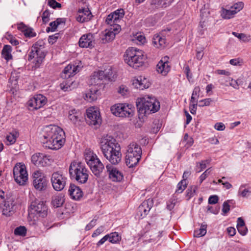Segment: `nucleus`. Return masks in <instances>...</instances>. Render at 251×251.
Masks as SVG:
<instances>
[{
    "label": "nucleus",
    "instance_id": "f257e3e1",
    "mask_svg": "<svg viewBox=\"0 0 251 251\" xmlns=\"http://www.w3.org/2000/svg\"><path fill=\"white\" fill-rule=\"evenodd\" d=\"M43 143L46 148L53 150L60 149L65 142V133L60 127L50 125L44 127Z\"/></svg>",
    "mask_w": 251,
    "mask_h": 251
},
{
    "label": "nucleus",
    "instance_id": "f03ea898",
    "mask_svg": "<svg viewBox=\"0 0 251 251\" xmlns=\"http://www.w3.org/2000/svg\"><path fill=\"white\" fill-rule=\"evenodd\" d=\"M30 213L33 215V220L30 225L41 227L43 226L44 229H48L52 227L51 223L46 221L45 218L48 215V206L42 201L35 200L30 205Z\"/></svg>",
    "mask_w": 251,
    "mask_h": 251
},
{
    "label": "nucleus",
    "instance_id": "7ed1b4c3",
    "mask_svg": "<svg viewBox=\"0 0 251 251\" xmlns=\"http://www.w3.org/2000/svg\"><path fill=\"white\" fill-rule=\"evenodd\" d=\"M136 106L140 116L155 113L160 109V102L152 96H145L138 98Z\"/></svg>",
    "mask_w": 251,
    "mask_h": 251
},
{
    "label": "nucleus",
    "instance_id": "20e7f679",
    "mask_svg": "<svg viewBox=\"0 0 251 251\" xmlns=\"http://www.w3.org/2000/svg\"><path fill=\"white\" fill-rule=\"evenodd\" d=\"M69 172L71 178L78 183L84 184L87 182L89 171L84 163L77 161L72 162L69 166Z\"/></svg>",
    "mask_w": 251,
    "mask_h": 251
},
{
    "label": "nucleus",
    "instance_id": "39448f33",
    "mask_svg": "<svg viewBox=\"0 0 251 251\" xmlns=\"http://www.w3.org/2000/svg\"><path fill=\"white\" fill-rule=\"evenodd\" d=\"M44 45L43 40H38L32 45L28 54V60L34 64L36 68L40 67L45 57L46 53L44 51Z\"/></svg>",
    "mask_w": 251,
    "mask_h": 251
},
{
    "label": "nucleus",
    "instance_id": "423d86ee",
    "mask_svg": "<svg viewBox=\"0 0 251 251\" xmlns=\"http://www.w3.org/2000/svg\"><path fill=\"white\" fill-rule=\"evenodd\" d=\"M124 58L126 62L135 69L141 66L145 60L143 51L133 47L129 48L126 50Z\"/></svg>",
    "mask_w": 251,
    "mask_h": 251
},
{
    "label": "nucleus",
    "instance_id": "0eeeda50",
    "mask_svg": "<svg viewBox=\"0 0 251 251\" xmlns=\"http://www.w3.org/2000/svg\"><path fill=\"white\" fill-rule=\"evenodd\" d=\"M84 158L92 173L97 177H100L104 166L97 155L90 150H86L84 152Z\"/></svg>",
    "mask_w": 251,
    "mask_h": 251
},
{
    "label": "nucleus",
    "instance_id": "6e6552de",
    "mask_svg": "<svg viewBox=\"0 0 251 251\" xmlns=\"http://www.w3.org/2000/svg\"><path fill=\"white\" fill-rule=\"evenodd\" d=\"M142 155L141 147L135 143H131L128 146L126 156V163L129 168H133L137 165Z\"/></svg>",
    "mask_w": 251,
    "mask_h": 251
},
{
    "label": "nucleus",
    "instance_id": "1a4fd4ad",
    "mask_svg": "<svg viewBox=\"0 0 251 251\" xmlns=\"http://www.w3.org/2000/svg\"><path fill=\"white\" fill-rule=\"evenodd\" d=\"M131 105L126 103H117L111 107L112 113L120 117H130L133 114Z\"/></svg>",
    "mask_w": 251,
    "mask_h": 251
},
{
    "label": "nucleus",
    "instance_id": "9d476101",
    "mask_svg": "<svg viewBox=\"0 0 251 251\" xmlns=\"http://www.w3.org/2000/svg\"><path fill=\"white\" fill-rule=\"evenodd\" d=\"M15 181L20 185H25L28 179V175L25 166L21 163H17L13 170Z\"/></svg>",
    "mask_w": 251,
    "mask_h": 251
},
{
    "label": "nucleus",
    "instance_id": "9b49d317",
    "mask_svg": "<svg viewBox=\"0 0 251 251\" xmlns=\"http://www.w3.org/2000/svg\"><path fill=\"white\" fill-rule=\"evenodd\" d=\"M32 184L35 189L39 191L46 189L48 180L45 175L40 170H37L32 174Z\"/></svg>",
    "mask_w": 251,
    "mask_h": 251
},
{
    "label": "nucleus",
    "instance_id": "f8f14e48",
    "mask_svg": "<svg viewBox=\"0 0 251 251\" xmlns=\"http://www.w3.org/2000/svg\"><path fill=\"white\" fill-rule=\"evenodd\" d=\"M100 146L102 154L121 148L116 139L112 136L108 135L101 138Z\"/></svg>",
    "mask_w": 251,
    "mask_h": 251
},
{
    "label": "nucleus",
    "instance_id": "ddd939ff",
    "mask_svg": "<svg viewBox=\"0 0 251 251\" xmlns=\"http://www.w3.org/2000/svg\"><path fill=\"white\" fill-rule=\"evenodd\" d=\"M10 199L6 200L4 192L0 189V209L3 215L10 216L14 212V204Z\"/></svg>",
    "mask_w": 251,
    "mask_h": 251
},
{
    "label": "nucleus",
    "instance_id": "4468645a",
    "mask_svg": "<svg viewBox=\"0 0 251 251\" xmlns=\"http://www.w3.org/2000/svg\"><path fill=\"white\" fill-rule=\"evenodd\" d=\"M87 117L85 118L87 123L91 126H100L101 123V118L100 112L94 107H90L86 111Z\"/></svg>",
    "mask_w": 251,
    "mask_h": 251
},
{
    "label": "nucleus",
    "instance_id": "2eb2a0df",
    "mask_svg": "<svg viewBox=\"0 0 251 251\" xmlns=\"http://www.w3.org/2000/svg\"><path fill=\"white\" fill-rule=\"evenodd\" d=\"M67 178L59 172H54L51 177V182L53 189L57 191L62 190L66 183Z\"/></svg>",
    "mask_w": 251,
    "mask_h": 251
},
{
    "label": "nucleus",
    "instance_id": "dca6fc26",
    "mask_svg": "<svg viewBox=\"0 0 251 251\" xmlns=\"http://www.w3.org/2000/svg\"><path fill=\"white\" fill-rule=\"evenodd\" d=\"M47 102L46 97L41 94H37L30 98L26 105L29 110H37L44 106Z\"/></svg>",
    "mask_w": 251,
    "mask_h": 251
},
{
    "label": "nucleus",
    "instance_id": "f3484780",
    "mask_svg": "<svg viewBox=\"0 0 251 251\" xmlns=\"http://www.w3.org/2000/svg\"><path fill=\"white\" fill-rule=\"evenodd\" d=\"M106 172L109 178L114 182H121L124 178L123 173L113 165L108 164L106 165Z\"/></svg>",
    "mask_w": 251,
    "mask_h": 251
},
{
    "label": "nucleus",
    "instance_id": "a211bd4d",
    "mask_svg": "<svg viewBox=\"0 0 251 251\" xmlns=\"http://www.w3.org/2000/svg\"><path fill=\"white\" fill-rule=\"evenodd\" d=\"M120 30L121 26L119 25H112L109 29H105L101 36L102 43H106L112 41Z\"/></svg>",
    "mask_w": 251,
    "mask_h": 251
},
{
    "label": "nucleus",
    "instance_id": "6ab92c4d",
    "mask_svg": "<svg viewBox=\"0 0 251 251\" xmlns=\"http://www.w3.org/2000/svg\"><path fill=\"white\" fill-rule=\"evenodd\" d=\"M31 162L38 167H44L50 163L51 159L50 156L41 153H36L31 156Z\"/></svg>",
    "mask_w": 251,
    "mask_h": 251
},
{
    "label": "nucleus",
    "instance_id": "aec40b11",
    "mask_svg": "<svg viewBox=\"0 0 251 251\" xmlns=\"http://www.w3.org/2000/svg\"><path fill=\"white\" fill-rule=\"evenodd\" d=\"M124 15V10L122 8L118 9L107 16L105 22L110 26L118 25L117 23L123 18Z\"/></svg>",
    "mask_w": 251,
    "mask_h": 251
},
{
    "label": "nucleus",
    "instance_id": "412c9836",
    "mask_svg": "<svg viewBox=\"0 0 251 251\" xmlns=\"http://www.w3.org/2000/svg\"><path fill=\"white\" fill-rule=\"evenodd\" d=\"M103 156L109 161L112 165L119 164L122 159L121 148L103 154Z\"/></svg>",
    "mask_w": 251,
    "mask_h": 251
},
{
    "label": "nucleus",
    "instance_id": "4be33fe9",
    "mask_svg": "<svg viewBox=\"0 0 251 251\" xmlns=\"http://www.w3.org/2000/svg\"><path fill=\"white\" fill-rule=\"evenodd\" d=\"M153 201L152 199H149L144 201L137 209V215H139V218L142 219L146 217L153 206Z\"/></svg>",
    "mask_w": 251,
    "mask_h": 251
},
{
    "label": "nucleus",
    "instance_id": "5701e85b",
    "mask_svg": "<svg viewBox=\"0 0 251 251\" xmlns=\"http://www.w3.org/2000/svg\"><path fill=\"white\" fill-rule=\"evenodd\" d=\"M169 60V57L167 55L162 57L156 66V71L158 73L164 76L167 75L171 69Z\"/></svg>",
    "mask_w": 251,
    "mask_h": 251
},
{
    "label": "nucleus",
    "instance_id": "b1692460",
    "mask_svg": "<svg viewBox=\"0 0 251 251\" xmlns=\"http://www.w3.org/2000/svg\"><path fill=\"white\" fill-rule=\"evenodd\" d=\"M79 46L81 48H92L95 46V37L94 34L89 33L83 35L79 39Z\"/></svg>",
    "mask_w": 251,
    "mask_h": 251
},
{
    "label": "nucleus",
    "instance_id": "393cba45",
    "mask_svg": "<svg viewBox=\"0 0 251 251\" xmlns=\"http://www.w3.org/2000/svg\"><path fill=\"white\" fill-rule=\"evenodd\" d=\"M170 29L167 28V30L164 29L160 33V35H155L152 39V44L153 46L157 48H164L167 45V42L166 39L163 35L165 34V32L166 31H170Z\"/></svg>",
    "mask_w": 251,
    "mask_h": 251
},
{
    "label": "nucleus",
    "instance_id": "a878e982",
    "mask_svg": "<svg viewBox=\"0 0 251 251\" xmlns=\"http://www.w3.org/2000/svg\"><path fill=\"white\" fill-rule=\"evenodd\" d=\"M132 85L137 89L144 90L150 87L151 83L144 76H138L132 80Z\"/></svg>",
    "mask_w": 251,
    "mask_h": 251
},
{
    "label": "nucleus",
    "instance_id": "bb28decb",
    "mask_svg": "<svg viewBox=\"0 0 251 251\" xmlns=\"http://www.w3.org/2000/svg\"><path fill=\"white\" fill-rule=\"evenodd\" d=\"M79 71V67L78 65L69 64L64 69L61 74V77L67 79L75 75Z\"/></svg>",
    "mask_w": 251,
    "mask_h": 251
},
{
    "label": "nucleus",
    "instance_id": "cd10ccee",
    "mask_svg": "<svg viewBox=\"0 0 251 251\" xmlns=\"http://www.w3.org/2000/svg\"><path fill=\"white\" fill-rule=\"evenodd\" d=\"M68 117L71 122L76 126H79L83 120L81 112L75 109L69 111Z\"/></svg>",
    "mask_w": 251,
    "mask_h": 251
},
{
    "label": "nucleus",
    "instance_id": "c85d7f7f",
    "mask_svg": "<svg viewBox=\"0 0 251 251\" xmlns=\"http://www.w3.org/2000/svg\"><path fill=\"white\" fill-rule=\"evenodd\" d=\"M92 17L91 11L88 8L79 9L76 19L77 22L84 23L90 21Z\"/></svg>",
    "mask_w": 251,
    "mask_h": 251
},
{
    "label": "nucleus",
    "instance_id": "c756f323",
    "mask_svg": "<svg viewBox=\"0 0 251 251\" xmlns=\"http://www.w3.org/2000/svg\"><path fill=\"white\" fill-rule=\"evenodd\" d=\"M100 94L99 90L96 85H93L85 94L84 99L89 102H93L97 100Z\"/></svg>",
    "mask_w": 251,
    "mask_h": 251
},
{
    "label": "nucleus",
    "instance_id": "7c9ffc66",
    "mask_svg": "<svg viewBox=\"0 0 251 251\" xmlns=\"http://www.w3.org/2000/svg\"><path fill=\"white\" fill-rule=\"evenodd\" d=\"M68 192L71 198L74 200H78L82 197V191L75 184H70Z\"/></svg>",
    "mask_w": 251,
    "mask_h": 251
},
{
    "label": "nucleus",
    "instance_id": "2f4dec72",
    "mask_svg": "<svg viewBox=\"0 0 251 251\" xmlns=\"http://www.w3.org/2000/svg\"><path fill=\"white\" fill-rule=\"evenodd\" d=\"M174 0H151V5L153 8L166 7Z\"/></svg>",
    "mask_w": 251,
    "mask_h": 251
},
{
    "label": "nucleus",
    "instance_id": "473e14b6",
    "mask_svg": "<svg viewBox=\"0 0 251 251\" xmlns=\"http://www.w3.org/2000/svg\"><path fill=\"white\" fill-rule=\"evenodd\" d=\"M18 29L23 32L26 37L32 38L36 35V33L33 31L32 28L28 27L23 23L18 25Z\"/></svg>",
    "mask_w": 251,
    "mask_h": 251
},
{
    "label": "nucleus",
    "instance_id": "72a5a7b5",
    "mask_svg": "<svg viewBox=\"0 0 251 251\" xmlns=\"http://www.w3.org/2000/svg\"><path fill=\"white\" fill-rule=\"evenodd\" d=\"M64 201V196L61 194H58L52 197L51 204L54 208H57L61 206Z\"/></svg>",
    "mask_w": 251,
    "mask_h": 251
},
{
    "label": "nucleus",
    "instance_id": "f704fd0d",
    "mask_svg": "<svg viewBox=\"0 0 251 251\" xmlns=\"http://www.w3.org/2000/svg\"><path fill=\"white\" fill-rule=\"evenodd\" d=\"M12 50V47L10 45H6L3 47L1 51L2 57L7 61L12 59V55L11 54Z\"/></svg>",
    "mask_w": 251,
    "mask_h": 251
},
{
    "label": "nucleus",
    "instance_id": "c9c22d12",
    "mask_svg": "<svg viewBox=\"0 0 251 251\" xmlns=\"http://www.w3.org/2000/svg\"><path fill=\"white\" fill-rule=\"evenodd\" d=\"M236 14L235 11H233L231 8L227 10L224 8H222L221 11V15L223 18L225 19H229L233 17Z\"/></svg>",
    "mask_w": 251,
    "mask_h": 251
},
{
    "label": "nucleus",
    "instance_id": "e433bc0d",
    "mask_svg": "<svg viewBox=\"0 0 251 251\" xmlns=\"http://www.w3.org/2000/svg\"><path fill=\"white\" fill-rule=\"evenodd\" d=\"M106 79L110 81H114L117 77L116 73L113 71L111 67H109L105 69Z\"/></svg>",
    "mask_w": 251,
    "mask_h": 251
},
{
    "label": "nucleus",
    "instance_id": "4c0bfd02",
    "mask_svg": "<svg viewBox=\"0 0 251 251\" xmlns=\"http://www.w3.org/2000/svg\"><path fill=\"white\" fill-rule=\"evenodd\" d=\"M210 162V160L206 159L201 160L200 162H197L196 163V171L197 173H200L203 171L206 168V165L208 164H209Z\"/></svg>",
    "mask_w": 251,
    "mask_h": 251
},
{
    "label": "nucleus",
    "instance_id": "58836bf2",
    "mask_svg": "<svg viewBox=\"0 0 251 251\" xmlns=\"http://www.w3.org/2000/svg\"><path fill=\"white\" fill-rule=\"evenodd\" d=\"M206 225L202 224L199 229L194 231V237L198 238L204 236L206 233Z\"/></svg>",
    "mask_w": 251,
    "mask_h": 251
},
{
    "label": "nucleus",
    "instance_id": "ea45409f",
    "mask_svg": "<svg viewBox=\"0 0 251 251\" xmlns=\"http://www.w3.org/2000/svg\"><path fill=\"white\" fill-rule=\"evenodd\" d=\"M232 34L243 42L247 43L251 40V36L250 35H247L244 33H238L236 32H233Z\"/></svg>",
    "mask_w": 251,
    "mask_h": 251
},
{
    "label": "nucleus",
    "instance_id": "a19ab883",
    "mask_svg": "<svg viewBox=\"0 0 251 251\" xmlns=\"http://www.w3.org/2000/svg\"><path fill=\"white\" fill-rule=\"evenodd\" d=\"M107 235L108 236V241L112 244L117 243L121 240V236L116 232L108 234Z\"/></svg>",
    "mask_w": 251,
    "mask_h": 251
},
{
    "label": "nucleus",
    "instance_id": "79ce46f5",
    "mask_svg": "<svg viewBox=\"0 0 251 251\" xmlns=\"http://www.w3.org/2000/svg\"><path fill=\"white\" fill-rule=\"evenodd\" d=\"M93 78L94 79L95 83L97 82L96 80L106 79L105 70L95 73L93 75Z\"/></svg>",
    "mask_w": 251,
    "mask_h": 251
},
{
    "label": "nucleus",
    "instance_id": "37998d69",
    "mask_svg": "<svg viewBox=\"0 0 251 251\" xmlns=\"http://www.w3.org/2000/svg\"><path fill=\"white\" fill-rule=\"evenodd\" d=\"M200 92V88L199 86L194 88L191 98L190 103L197 102V97H199Z\"/></svg>",
    "mask_w": 251,
    "mask_h": 251
},
{
    "label": "nucleus",
    "instance_id": "c03bdc74",
    "mask_svg": "<svg viewBox=\"0 0 251 251\" xmlns=\"http://www.w3.org/2000/svg\"><path fill=\"white\" fill-rule=\"evenodd\" d=\"M133 40L136 41L138 44L142 45L146 42V38L141 33H138L135 35Z\"/></svg>",
    "mask_w": 251,
    "mask_h": 251
},
{
    "label": "nucleus",
    "instance_id": "a18cd8bd",
    "mask_svg": "<svg viewBox=\"0 0 251 251\" xmlns=\"http://www.w3.org/2000/svg\"><path fill=\"white\" fill-rule=\"evenodd\" d=\"M26 233V229L25 226H20L16 227L14 230V234L16 235L25 236Z\"/></svg>",
    "mask_w": 251,
    "mask_h": 251
},
{
    "label": "nucleus",
    "instance_id": "49530a36",
    "mask_svg": "<svg viewBox=\"0 0 251 251\" xmlns=\"http://www.w3.org/2000/svg\"><path fill=\"white\" fill-rule=\"evenodd\" d=\"M187 183L186 181L182 180L177 184L176 193H181L185 189Z\"/></svg>",
    "mask_w": 251,
    "mask_h": 251
},
{
    "label": "nucleus",
    "instance_id": "de8ad7c7",
    "mask_svg": "<svg viewBox=\"0 0 251 251\" xmlns=\"http://www.w3.org/2000/svg\"><path fill=\"white\" fill-rule=\"evenodd\" d=\"M60 24L59 19H57L56 21L50 23V27H48L47 28V31L49 32L50 31H54L59 25Z\"/></svg>",
    "mask_w": 251,
    "mask_h": 251
},
{
    "label": "nucleus",
    "instance_id": "09e8293b",
    "mask_svg": "<svg viewBox=\"0 0 251 251\" xmlns=\"http://www.w3.org/2000/svg\"><path fill=\"white\" fill-rule=\"evenodd\" d=\"M17 137L14 134L10 133L6 136V143L7 145L13 144L16 141Z\"/></svg>",
    "mask_w": 251,
    "mask_h": 251
},
{
    "label": "nucleus",
    "instance_id": "8fccbe9b",
    "mask_svg": "<svg viewBox=\"0 0 251 251\" xmlns=\"http://www.w3.org/2000/svg\"><path fill=\"white\" fill-rule=\"evenodd\" d=\"M197 187L196 186H191L187 190L186 196L187 200H189L194 196Z\"/></svg>",
    "mask_w": 251,
    "mask_h": 251
},
{
    "label": "nucleus",
    "instance_id": "3c124183",
    "mask_svg": "<svg viewBox=\"0 0 251 251\" xmlns=\"http://www.w3.org/2000/svg\"><path fill=\"white\" fill-rule=\"evenodd\" d=\"M244 3L242 2H238L235 3L233 6H231V8L233 11H235L236 13L243 9Z\"/></svg>",
    "mask_w": 251,
    "mask_h": 251
},
{
    "label": "nucleus",
    "instance_id": "603ef678",
    "mask_svg": "<svg viewBox=\"0 0 251 251\" xmlns=\"http://www.w3.org/2000/svg\"><path fill=\"white\" fill-rule=\"evenodd\" d=\"M60 37V33H57L49 37L48 41L50 44H53L56 42L57 40Z\"/></svg>",
    "mask_w": 251,
    "mask_h": 251
},
{
    "label": "nucleus",
    "instance_id": "864d4df0",
    "mask_svg": "<svg viewBox=\"0 0 251 251\" xmlns=\"http://www.w3.org/2000/svg\"><path fill=\"white\" fill-rule=\"evenodd\" d=\"M212 101L211 99L207 98L202 100L199 101V106L200 107H203L205 106H208L210 105L211 102Z\"/></svg>",
    "mask_w": 251,
    "mask_h": 251
},
{
    "label": "nucleus",
    "instance_id": "5fc2aeb1",
    "mask_svg": "<svg viewBox=\"0 0 251 251\" xmlns=\"http://www.w3.org/2000/svg\"><path fill=\"white\" fill-rule=\"evenodd\" d=\"M50 15V13L49 10H46L43 13L42 18L43 22L44 24H46V23H48L49 21V20H50V18H49Z\"/></svg>",
    "mask_w": 251,
    "mask_h": 251
},
{
    "label": "nucleus",
    "instance_id": "6e6d98bb",
    "mask_svg": "<svg viewBox=\"0 0 251 251\" xmlns=\"http://www.w3.org/2000/svg\"><path fill=\"white\" fill-rule=\"evenodd\" d=\"M48 4L53 9L61 7V4L57 2L55 0H48Z\"/></svg>",
    "mask_w": 251,
    "mask_h": 251
},
{
    "label": "nucleus",
    "instance_id": "4d7b16f0",
    "mask_svg": "<svg viewBox=\"0 0 251 251\" xmlns=\"http://www.w3.org/2000/svg\"><path fill=\"white\" fill-rule=\"evenodd\" d=\"M220 208V207L219 206H216L215 207L211 206H207V210L214 214H217L219 213Z\"/></svg>",
    "mask_w": 251,
    "mask_h": 251
},
{
    "label": "nucleus",
    "instance_id": "13d9d810",
    "mask_svg": "<svg viewBox=\"0 0 251 251\" xmlns=\"http://www.w3.org/2000/svg\"><path fill=\"white\" fill-rule=\"evenodd\" d=\"M219 198L217 195H212L208 199V203L210 204H214L218 202Z\"/></svg>",
    "mask_w": 251,
    "mask_h": 251
},
{
    "label": "nucleus",
    "instance_id": "bf43d9fd",
    "mask_svg": "<svg viewBox=\"0 0 251 251\" xmlns=\"http://www.w3.org/2000/svg\"><path fill=\"white\" fill-rule=\"evenodd\" d=\"M104 231V227L102 226H100L96 230L94 231L92 235V237L93 238L96 237L100 235Z\"/></svg>",
    "mask_w": 251,
    "mask_h": 251
},
{
    "label": "nucleus",
    "instance_id": "052dcab7",
    "mask_svg": "<svg viewBox=\"0 0 251 251\" xmlns=\"http://www.w3.org/2000/svg\"><path fill=\"white\" fill-rule=\"evenodd\" d=\"M118 92L122 96H124L126 95L127 92V88L126 86L121 85L119 87Z\"/></svg>",
    "mask_w": 251,
    "mask_h": 251
},
{
    "label": "nucleus",
    "instance_id": "680f3d73",
    "mask_svg": "<svg viewBox=\"0 0 251 251\" xmlns=\"http://www.w3.org/2000/svg\"><path fill=\"white\" fill-rule=\"evenodd\" d=\"M210 173V168H208L201 175V176L200 177V181L201 183H202V182L205 179V178L208 176Z\"/></svg>",
    "mask_w": 251,
    "mask_h": 251
},
{
    "label": "nucleus",
    "instance_id": "e2e57ef3",
    "mask_svg": "<svg viewBox=\"0 0 251 251\" xmlns=\"http://www.w3.org/2000/svg\"><path fill=\"white\" fill-rule=\"evenodd\" d=\"M184 73L186 75V77L188 80L192 78V74L190 73V69L188 65H185L183 68Z\"/></svg>",
    "mask_w": 251,
    "mask_h": 251
},
{
    "label": "nucleus",
    "instance_id": "0e129e2a",
    "mask_svg": "<svg viewBox=\"0 0 251 251\" xmlns=\"http://www.w3.org/2000/svg\"><path fill=\"white\" fill-rule=\"evenodd\" d=\"M230 201H226L224 202L223 205L222 211L225 213H227L230 210V205L228 202Z\"/></svg>",
    "mask_w": 251,
    "mask_h": 251
},
{
    "label": "nucleus",
    "instance_id": "69168bd1",
    "mask_svg": "<svg viewBox=\"0 0 251 251\" xmlns=\"http://www.w3.org/2000/svg\"><path fill=\"white\" fill-rule=\"evenodd\" d=\"M60 87L61 89L64 91H68L72 90L71 86L66 82L61 83L60 84Z\"/></svg>",
    "mask_w": 251,
    "mask_h": 251
},
{
    "label": "nucleus",
    "instance_id": "338daca9",
    "mask_svg": "<svg viewBox=\"0 0 251 251\" xmlns=\"http://www.w3.org/2000/svg\"><path fill=\"white\" fill-rule=\"evenodd\" d=\"M237 228L238 232L242 235H243V236L245 235L247 233L248 229L246 226H237Z\"/></svg>",
    "mask_w": 251,
    "mask_h": 251
},
{
    "label": "nucleus",
    "instance_id": "774afa93",
    "mask_svg": "<svg viewBox=\"0 0 251 251\" xmlns=\"http://www.w3.org/2000/svg\"><path fill=\"white\" fill-rule=\"evenodd\" d=\"M215 128L219 131H223L224 130L226 126L225 125L222 123H217L214 126Z\"/></svg>",
    "mask_w": 251,
    "mask_h": 251
}]
</instances>
